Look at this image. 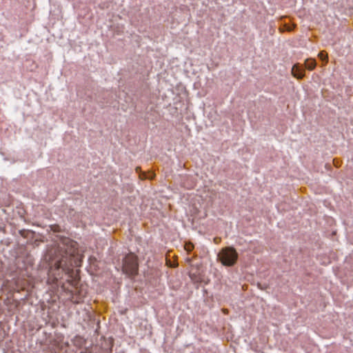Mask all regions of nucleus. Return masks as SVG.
<instances>
[{"instance_id":"5","label":"nucleus","mask_w":353,"mask_h":353,"mask_svg":"<svg viewBox=\"0 0 353 353\" xmlns=\"http://www.w3.org/2000/svg\"><path fill=\"white\" fill-rule=\"evenodd\" d=\"M316 65V60L314 59H307L305 61V68L309 70H312L314 69Z\"/></svg>"},{"instance_id":"4","label":"nucleus","mask_w":353,"mask_h":353,"mask_svg":"<svg viewBox=\"0 0 353 353\" xmlns=\"http://www.w3.org/2000/svg\"><path fill=\"white\" fill-rule=\"evenodd\" d=\"M292 75L296 79H303L305 76V70L299 63H296L292 68Z\"/></svg>"},{"instance_id":"1","label":"nucleus","mask_w":353,"mask_h":353,"mask_svg":"<svg viewBox=\"0 0 353 353\" xmlns=\"http://www.w3.org/2000/svg\"><path fill=\"white\" fill-rule=\"evenodd\" d=\"M122 272L131 280H134L139 274V263L136 255L130 253L122 259Z\"/></svg>"},{"instance_id":"7","label":"nucleus","mask_w":353,"mask_h":353,"mask_svg":"<svg viewBox=\"0 0 353 353\" xmlns=\"http://www.w3.org/2000/svg\"><path fill=\"white\" fill-rule=\"evenodd\" d=\"M319 56L322 60L327 61V57L324 54V52H319Z\"/></svg>"},{"instance_id":"6","label":"nucleus","mask_w":353,"mask_h":353,"mask_svg":"<svg viewBox=\"0 0 353 353\" xmlns=\"http://www.w3.org/2000/svg\"><path fill=\"white\" fill-rule=\"evenodd\" d=\"M66 265V261H64V263H63V259L57 261V265L58 268H63V265Z\"/></svg>"},{"instance_id":"2","label":"nucleus","mask_w":353,"mask_h":353,"mask_svg":"<svg viewBox=\"0 0 353 353\" xmlns=\"http://www.w3.org/2000/svg\"><path fill=\"white\" fill-rule=\"evenodd\" d=\"M239 254L233 247L222 248L217 254V261L226 267L234 266L238 260Z\"/></svg>"},{"instance_id":"8","label":"nucleus","mask_w":353,"mask_h":353,"mask_svg":"<svg viewBox=\"0 0 353 353\" xmlns=\"http://www.w3.org/2000/svg\"><path fill=\"white\" fill-rule=\"evenodd\" d=\"M80 353H86L85 352H81Z\"/></svg>"},{"instance_id":"3","label":"nucleus","mask_w":353,"mask_h":353,"mask_svg":"<svg viewBox=\"0 0 353 353\" xmlns=\"http://www.w3.org/2000/svg\"><path fill=\"white\" fill-rule=\"evenodd\" d=\"M63 243L64 245L67 246L65 248L66 254H69L70 256H74L77 253V243L68 238H65L63 241Z\"/></svg>"}]
</instances>
